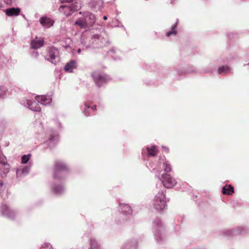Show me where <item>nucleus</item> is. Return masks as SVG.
<instances>
[{"label":"nucleus","mask_w":249,"mask_h":249,"mask_svg":"<svg viewBox=\"0 0 249 249\" xmlns=\"http://www.w3.org/2000/svg\"><path fill=\"white\" fill-rule=\"evenodd\" d=\"M222 234L227 238H230L237 235L249 234V227L241 226L232 229H225L222 231Z\"/></svg>","instance_id":"obj_5"},{"label":"nucleus","mask_w":249,"mask_h":249,"mask_svg":"<svg viewBox=\"0 0 249 249\" xmlns=\"http://www.w3.org/2000/svg\"><path fill=\"white\" fill-rule=\"evenodd\" d=\"M39 22L42 27L45 28H49L54 24V20L47 17H42L39 18Z\"/></svg>","instance_id":"obj_21"},{"label":"nucleus","mask_w":249,"mask_h":249,"mask_svg":"<svg viewBox=\"0 0 249 249\" xmlns=\"http://www.w3.org/2000/svg\"><path fill=\"white\" fill-rule=\"evenodd\" d=\"M0 212L3 216L9 219H14L17 214L15 211L12 210L9 206L5 204H1L0 207Z\"/></svg>","instance_id":"obj_13"},{"label":"nucleus","mask_w":249,"mask_h":249,"mask_svg":"<svg viewBox=\"0 0 249 249\" xmlns=\"http://www.w3.org/2000/svg\"><path fill=\"white\" fill-rule=\"evenodd\" d=\"M114 49H111V50H110L108 52H112V53H114Z\"/></svg>","instance_id":"obj_44"},{"label":"nucleus","mask_w":249,"mask_h":249,"mask_svg":"<svg viewBox=\"0 0 249 249\" xmlns=\"http://www.w3.org/2000/svg\"><path fill=\"white\" fill-rule=\"evenodd\" d=\"M153 230L157 243L162 245L166 242V237L164 234V230L161 220L159 218L155 219L153 222Z\"/></svg>","instance_id":"obj_4"},{"label":"nucleus","mask_w":249,"mask_h":249,"mask_svg":"<svg viewBox=\"0 0 249 249\" xmlns=\"http://www.w3.org/2000/svg\"><path fill=\"white\" fill-rule=\"evenodd\" d=\"M32 164L31 162H29V165L21 166L16 169L17 178L19 180L29 174Z\"/></svg>","instance_id":"obj_15"},{"label":"nucleus","mask_w":249,"mask_h":249,"mask_svg":"<svg viewBox=\"0 0 249 249\" xmlns=\"http://www.w3.org/2000/svg\"><path fill=\"white\" fill-rule=\"evenodd\" d=\"M114 27H119V25H115Z\"/></svg>","instance_id":"obj_49"},{"label":"nucleus","mask_w":249,"mask_h":249,"mask_svg":"<svg viewBox=\"0 0 249 249\" xmlns=\"http://www.w3.org/2000/svg\"><path fill=\"white\" fill-rule=\"evenodd\" d=\"M221 192L223 194L231 195L234 193V188L231 185H225L222 188Z\"/></svg>","instance_id":"obj_26"},{"label":"nucleus","mask_w":249,"mask_h":249,"mask_svg":"<svg viewBox=\"0 0 249 249\" xmlns=\"http://www.w3.org/2000/svg\"><path fill=\"white\" fill-rule=\"evenodd\" d=\"M201 201H200L198 202V206L199 207L200 206V204H201Z\"/></svg>","instance_id":"obj_46"},{"label":"nucleus","mask_w":249,"mask_h":249,"mask_svg":"<svg viewBox=\"0 0 249 249\" xmlns=\"http://www.w3.org/2000/svg\"><path fill=\"white\" fill-rule=\"evenodd\" d=\"M3 7V4L0 1V10L1 9V8Z\"/></svg>","instance_id":"obj_42"},{"label":"nucleus","mask_w":249,"mask_h":249,"mask_svg":"<svg viewBox=\"0 0 249 249\" xmlns=\"http://www.w3.org/2000/svg\"><path fill=\"white\" fill-rule=\"evenodd\" d=\"M162 150L166 152V153H168L169 152V149L166 147H164V146H162Z\"/></svg>","instance_id":"obj_38"},{"label":"nucleus","mask_w":249,"mask_h":249,"mask_svg":"<svg viewBox=\"0 0 249 249\" xmlns=\"http://www.w3.org/2000/svg\"><path fill=\"white\" fill-rule=\"evenodd\" d=\"M7 91V88L3 86H0V98H4Z\"/></svg>","instance_id":"obj_33"},{"label":"nucleus","mask_w":249,"mask_h":249,"mask_svg":"<svg viewBox=\"0 0 249 249\" xmlns=\"http://www.w3.org/2000/svg\"><path fill=\"white\" fill-rule=\"evenodd\" d=\"M178 23V21L177 20L175 24L172 25V29L171 31H169L168 32H167L166 33V36L167 37H169L171 36H175L177 34V25Z\"/></svg>","instance_id":"obj_29"},{"label":"nucleus","mask_w":249,"mask_h":249,"mask_svg":"<svg viewBox=\"0 0 249 249\" xmlns=\"http://www.w3.org/2000/svg\"><path fill=\"white\" fill-rule=\"evenodd\" d=\"M177 72L179 76H183L187 73H191L194 72V71L190 70H186L184 69H180L177 70Z\"/></svg>","instance_id":"obj_32"},{"label":"nucleus","mask_w":249,"mask_h":249,"mask_svg":"<svg viewBox=\"0 0 249 249\" xmlns=\"http://www.w3.org/2000/svg\"><path fill=\"white\" fill-rule=\"evenodd\" d=\"M231 72V68L228 66H221L218 67L217 73L221 75H225Z\"/></svg>","instance_id":"obj_27"},{"label":"nucleus","mask_w":249,"mask_h":249,"mask_svg":"<svg viewBox=\"0 0 249 249\" xmlns=\"http://www.w3.org/2000/svg\"><path fill=\"white\" fill-rule=\"evenodd\" d=\"M147 167L151 172L156 174L161 173L162 172L161 167H160V157L158 160H155L152 161L151 160H147L145 163Z\"/></svg>","instance_id":"obj_11"},{"label":"nucleus","mask_w":249,"mask_h":249,"mask_svg":"<svg viewBox=\"0 0 249 249\" xmlns=\"http://www.w3.org/2000/svg\"><path fill=\"white\" fill-rule=\"evenodd\" d=\"M157 149L155 145H151L143 148L142 151V158L146 160V158L154 157L157 153Z\"/></svg>","instance_id":"obj_14"},{"label":"nucleus","mask_w":249,"mask_h":249,"mask_svg":"<svg viewBox=\"0 0 249 249\" xmlns=\"http://www.w3.org/2000/svg\"><path fill=\"white\" fill-rule=\"evenodd\" d=\"M160 167H161L162 172L159 173L158 175H160L161 173L169 174L172 170V166L169 162L167 160L164 155L160 156ZM157 176V175H156Z\"/></svg>","instance_id":"obj_16"},{"label":"nucleus","mask_w":249,"mask_h":249,"mask_svg":"<svg viewBox=\"0 0 249 249\" xmlns=\"http://www.w3.org/2000/svg\"><path fill=\"white\" fill-rule=\"evenodd\" d=\"M68 171V168L66 163L61 160L55 162L53 178L54 181L51 183V189L52 192L60 195L65 192V188L61 182L66 178Z\"/></svg>","instance_id":"obj_1"},{"label":"nucleus","mask_w":249,"mask_h":249,"mask_svg":"<svg viewBox=\"0 0 249 249\" xmlns=\"http://www.w3.org/2000/svg\"><path fill=\"white\" fill-rule=\"evenodd\" d=\"M81 4L78 2L73 3H69L68 4L62 5L59 8L60 12L62 13L66 16L71 15L73 12L78 11L81 8Z\"/></svg>","instance_id":"obj_8"},{"label":"nucleus","mask_w":249,"mask_h":249,"mask_svg":"<svg viewBox=\"0 0 249 249\" xmlns=\"http://www.w3.org/2000/svg\"><path fill=\"white\" fill-rule=\"evenodd\" d=\"M103 0H91L89 2V6L94 11H101L103 8Z\"/></svg>","instance_id":"obj_20"},{"label":"nucleus","mask_w":249,"mask_h":249,"mask_svg":"<svg viewBox=\"0 0 249 249\" xmlns=\"http://www.w3.org/2000/svg\"><path fill=\"white\" fill-rule=\"evenodd\" d=\"M20 103L21 105L27 107L33 111L39 112L40 111V107L38 103L34 100L23 99L20 100Z\"/></svg>","instance_id":"obj_12"},{"label":"nucleus","mask_w":249,"mask_h":249,"mask_svg":"<svg viewBox=\"0 0 249 249\" xmlns=\"http://www.w3.org/2000/svg\"><path fill=\"white\" fill-rule=\"evenodd\" d=\"M59 136L56 131L51 130L47 143L50 148L54 147L58 142Z\"/></svg>","instance_id":"obj_18"},{"label":"nucleus","mask_w":249,"mask_h":249,"mask_svg":"<svg viewBox=\"0 0 249 249\" xmlns=\"http://www.w3.org/2000/svg\"><path fill=\"white\" fill-rule=\"evenodd\" d=\"M31 158V155L28 154V155H24L21 157V162L22 164H26L28 162H30L29 160Z\"/></svg>","instance_id":"obj_34"},{"label":"nucleus","mask_w":249,"mask_h":249,"mask_svg":"<svg viewBox=\"0 0 249 249\" xmlns=\"http://www.w3.org/2000/svg\"><path fill=\"white\" fill-rule=\"evenodd\" d=\"M22 16H23V17L24 18H25V16H24V15H22Z\"/></svg>","instance_id":"obj_51"},{"label":"nucleus","mask_w":249,"mask_h":249,"mask_svg":"<svg viewBox=\"0 0 249 249\" xmlns=\"http://www.w3.org/2000/svg\"><path fill=\"white\" fill-rule=\"evenodd\" d=\"M76 67V62L75 60H71L70 62L67 63L65 67L64 70L66 71L72 72V70Z\"/></svg>","instance_id":"obj_28"},{"label":"nucleus","mask_w":249,"mask_h":249,"mask_svg":"<svg viewBox=\"0 0 249 249\" xmlns=\"http://www.w3.org/2000/svg\"><path fill=\"white\" fill-rule=\"evenodd\" d=\"M114 22H119L118 20L117 19H115Z\"/></svg>","instance_id":"obj_48"},{"label":"nucleus","mask_w":249,"mask_h":249,"mask_svg":"<svg viewBox=\"0 0 249 249\" xmlns=\"http://www.w3.org/2000/svg\"><path fill=\"white\" fill-rule=\"evenodd\" d=\"M40 249H53L52 246L51 245V244L48 243H43L41 248Z\"/></svg>","instance_id":"obj_35"},{"label":"nucleus","mask_w":249,"mask_h":249,"mask_svg":"<svg viewBox=\"0 0 249 249\" xmlns=\"http://www.w3.org/2000/svg\"><path fill=\"white\" fill-rule=\"evenodd\" d=\"M197 197L198 196H194V200L196 202H197Z\"/></svg>","instance_id":"obj_41"},{"label":"nucleus","mask_w":249,"mask_h":249,"mask_svg":"<svg viewBox=\"0 0 249 249\" xmlns=\"http://www.w3.org/2000/svg\"><path fill=\"white\" fill-rule=\"evenodd\" d=\"M96 21L95 15L89 12H85L82 16L76 20L74 24L80 28H88L93 26Z\"/></svg>","instance_id":"obj_3"},{"label":"nucleus","mask_w":249,"mask_h":249,"mask_svg":"<svg viewBox=\"0 0 249 249\" xmlns=\"http://www.w3.org/2000/svg\"><path fill=\"white\" fill-rule=\"evenodd\" d=\"M247 65H249V62L248 63H247V64H244V67H245V66H247Z\"/></svg>","instance_id":"obj_47"},{"label":"nucleus","mask_w":249,"mask_h":249,"mask_svg":"<svg viewBox=\"0 0 249 249\" xmlns=\"http://www.w3.org/2000/svg\"><path fill=\"white\" fill-rule=\"evenodd\" d=\"M4 12L5 14L8 17L17 16L20 12V9L18 7L9 8L5 9Z\"/></svg>","instance_id":"obj_24"},{"label":"nucleus","mask_w":249,"mask_h":249,"mask_svg":"<svg viewBox=\"0 0 249 249\" xmlns=\"http://www.w3.org/2000/svg\"><path fill=\"white\" fill-rule=\"evenodd\" d=\"M81 42L86 49H94L106 46L109 43L108 37L106 32H102L100 35H94L90 38L82 36Z\"/></svg>","instance_id":"obj_2"},{"label":"nucleus","mask_w":249,"mask_h":249,"mask_svg":"<svg viewBox=\"0 0 249 249\" xmlns=\"http://www.w3.org/2000/svg\"><path fill=\"white\" fill-rule=\"evenodd\" d=\"M157 177L161 181L163 186L167 188H172L177 183L176 180L169 174L161 173L160 175H157Z\"/></svg>","instance_id":"obj_9"},{"label":"nucleus","mask_w":249,"mask_h":249,"mask_svg":"<svg viewBox=\"0 0 249 249\" xmlns=\"http://www.w3.org/2000/svg\"><path fill=\"white\" fill-rule=\"evenodd\" d=\"M4 1L7 4H10L12 2V0H4Z\"/></svg>","instance_id":"obj_39"},{"label":"nucleus","mask_w":249,"mask_h":249,"mask_svg":"<svg viewBox=\"0 0 249 249\" xmlns=\"http://www.w3.org/2000/svg\"><path fill=\"white\" fill-rule=\"evenodd\" d=\"M138 247L137 240L132 238L124 242L121 246V249H137Z\"/></svg>","instance_id":"obj_19"},{"label":"nucleus","mask_w":249,"mask_h":249,"mask_svg":"<svg viewBox=\"0 0 249 249\" xmlns=\"http://www.w3.org/2000/svg\"><path fill=\"white\" fill-rule=\"evenodd\" d=\"M91 76L96 85L99 88L104 86L111 80L109 75L99 71H93L91 74Z\"/></svg>","instance_id":"obj_6"},{"label":"nucleus","mask_w":249,"mask_h":249,"mask_svg":"<svg viewBox=\"0 0 249 249\" xmlns=\"http://www.w3.org/2000/svg\"><path fill=\"white\" fill-rule=\"evenodd\" d=\"M3 176L2 174L0 172V194L2 192L4 189V184L2 181Z\"/></svg>","instance_id":"obj_36"},{"label":"nucleus","mask_w":249,"mask_h":249,"mask_svg":"<svg viewBox=\"0 0 249 249\" xmlns=\"http://www.w3.org/2000/svg\"><path fill=\"white\" fill-rule=\"evenodd\" d=\"M44 44V40L42 38L38 39L37 37L33 39L31 42V47L33 49H39Z\"/></svg>","instance_id":"obj_25"},{"label":"nucleus","mask_w":249,"mask_h":249,"mask_svg":"<svg viewBox=\"0 0 249 249\" xmlns=\"http://www.w3.org/2000/svg\"><path fill=\"white\" fill-rule=\"evenodd\" d=\"M90 249H101L97 241L94 238H91L90 240Z\"/></svg>","instance_id":"obj_30"},{"label":"nucleus","mask_w":249,"mask_h":249,"mask_svg":"<svg viewBox=\"0 0 249 249\" xmlns=\"http://www.w3.org/2000/svg\"><path fill=\"white\" fill-rule=\"evenodd\" d=\"M166 204L165 195L163 191H159L155 196L153 201V208L158 211L163 210Z\"/></svg>","instance_id":"obj_7"},{"label":"nucleus","mask_w":249,"mask_h":249,"mask_svg":"<svg viewBox=\"0 0 249 249\" xmlns=\"http://www.w3.org/2000/svg\"><path fill=\"white\" fill-rule=\"evenodd\" d=\"M103 19H104V20H107V16H104V17H103Z\"/></svg>","instance_id":"obj_43"},{"label":"nucleus","mask_w":249,"mask_h":249,"mask_svg":"<svg viewBox=\"0 0 249 249\" xmlns=\"http://www.w3.org/2000/svg\"><path fill=\"white\" fill-rule=\"evenodd\" d=\"M114 59H115V60L119 59V58H114Z\"/></svg>","instance_id":"obj_52"},{"label":"nucleus","mask_w":249,"mask_h":249,"mask_svg":"<svg viewBox=\"0 0 249 249\" xmlns=\"http://www.w3.org/2000/svg\"><path fill=\"white\" fill-rule=\"evenodd\" d=\"M36 99L38 103L45 106L50 105L52 101V98L50 95L36 96Z\"/></svg>","instance_id":"obj_22"},{"label":"nucleus","mask_w":249,"mask_h":249,"mask_svg":"<svg viewBox=\"0 0 249 249\" xmlns=\"http://www.w3.org/2000/svg\"><path fill=\"white\" fill-rule=\"evenodd\" d=\"M83 112L86 116H89L90 115V106L85 103L82 107Z\"/></svg>","instance_id":"obj_31"},{"label":"nucleus","mask_w":249,"mask_h":249,"mask_svg":"<svg viewBox=\"0 0 249 249\" xmlns=\"http://www.w3.org/2000/svg\"><path fill=\"white\" fill-rule=\"evenodd\" d=\"M90 109L91 110H92V111L95 110L96 109V106H94L92 107H91V108H90Z\"/></svg>","instance_id":"obj_40"},{"label":"nucleus","mask_w":249,"mask_h":249,"mask_svg":"<svg viewBox=\"0 0 249 249\" xmlns=\"http://www.w3.org/2000/svg\"><path fill=\"white\" fill-rule=\"evenodd\" d=\"M119 211L125 215H129L132 213V210L129 205L125 204H120L118 207Z\"/></svg>","instance_id":"obj_23"},{"label":"nucleus","mask_w":249,"mask_h":249,"mask_svg":"<svg viewBox=\"0 0 249 249\" xmlns=\"http://www.w3.org/2000/svg\"><path fill=\"white\" fill-rule=\"evenodd\" d=\"M10 168L6 157L0 151V170L5 175L9 172Z\"/></svg>","instance_id":"obj_17"},{"label":"nucleus","mask_w":249,"mask_h":249,"mask_svg":"<svg viewBox=\"0 0 249 249\" xmlns=\"http://www.w3.org/2000/svg\"><path fill=\"white\" fill-rule=\"evenodd\" d=\"M61 3H71L73 1V0H60Z\"/></svg>","instance_id":"obj_37"},{"label":"nucleus","mask_w":249,"mask_h":249,"mask_svg":"<svg viewBox=\"0 0 249 249\" xmlns=\"http://www.w3.org/2000/svg\"><path fill=\"white\" fill-rule=\"evenodd\" d=\"M122 27L123 29H125L124 26H122Z\"/></svg>","instance_id":"obj_50"},{"label":"nucleus","mask_w":249,"mask_h":249,"mask_svg":"<svg viewBox=\"0 0 249 249\" xmlns=\"http://www.w3.org/2000/svg\"><path fill=\"white\" fill-rule=\"evenodd\" d=\"M45 59L52 64L56 65L59 61V50L54 47L50 48L48 51L47 54L45 56Z\"/></svg>","instance_id":"obj_10"},{"label":"nucleus","mask_w":249,"mask_h":249,"mask_svg":"<svg viewBox=\"0 0 249 249\" xmlns=\"http://www.w3.org/2000/svg\"><path fill=\"white\" fill-rule=\"evenodd\" d=\"M81 50L80 49H78L77 50V53H80L81 52Z\"/></svg>","instance_id":"obj_45"}]
</instances>
